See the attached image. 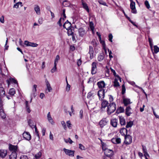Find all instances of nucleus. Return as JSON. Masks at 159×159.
<instances>
[{
	"mask_svg": "<svg viewBox=\"0 0 159 159\" xmlns=\"http://www.w3.org/2000/svg\"><path fill=\"white\" fill-rule=\"evenodd\" d=\"M116 105L113 102L107 106V111L108 115H110L113 113L116 110Z\"/></svg>",
	"mask_w": 159,
	"mask_h": 159,
	"instance_id": "f257e3e1",
	"label": "nucleus"
},
{
	"mask_svg": "<svg viewBox=\"0 0 159 159\" xmlns=\"http://www.w3.org/2000/svg\"><path fill=\"white\" fill-rule=\"evenodd\" d=\"M98 95L100 100H103L105 97V89H101L99 90L98 92Z\"/></svg>",
	"mask_w": 159,
	"mask_h": 159,
	"instance_id": "f03ea898",
	"label": "nucleus"
},
{
	"mask_svg": "<svg viewBox=\"0 0 159 159\" xmlns=\"http://www.w3.org/2000/svg\"><path fill=\"white\" fill-rule=\"evenodd\" d=\"M125 141L124 143L126 144H129L132 141V137L129 135H127L125 137Z\"/></svg>",
	"mask_w": 159,
	"mask_h": 159,
	"instance_id": "7ed1b4c3",
	"label": "nucleus"
},
{
	"mask_svg": "<svg viewBox=\"0 0 159 159\" xmlns=\"http://www.w3.org/2000/svg\"><path fill=\"white\" fill-rule=\"evenodd\" d=\"M104 154L106 156L109 158H110V157H112L114 154L113 151L112 150L108 149H106L105 151H104Z\"/></svg>",
	"mask_w": 159,
	"mask_h": 159,
	"instance_id": "20e7f679",
	"label": "nucleus"
},
{
	"mask_svg": "<svg viewBox=\"0 0 159 159\" xmlns=\"http://www.w3.org/2000/svg\"><path fill=\"white\" fill-rule=\"evenodd\" d=\"M63 150L66 155L72 157L74 156L75 151L70 150L67 149L65 148H64L63 149Z\"/></svg>",
	"mask_w": 159,
	"mask_h": 159,
	"instance_id": "39448f33",
	"label": "nucleus"
},
{
	"mask_svg": "<svg viewBox=\"0 0 159 159\" xmlns=\"http://www.w3.org/2000/svg\"><path fill=\"white\" fill-rule=\"evenodd\" d=\"M23 136L24 139L28 141L30 140L31 138V136L28 132H25L23 134Z\"/></svg>",
	"mask_w": 159,
	"mask_h": 159,
	"instance_id": "423d86ee",
	"label": "nucleus"
},
{
	"mask_svg": "<svg viewBox=\"0 0 159 159\" xmlns=\"http://www.w3.org/2000/svg\"><path fill=\"white\" fill-rule=\"evenodd\" d=\"M97 63L96 62H93L92 64L91 73L95 74L96 73Z\"/></svg>",
	"mask_w": 159,
	"mask_h": 159,
	"instance_id": "0eeeda50",
	"label": "nucleus"
},
{
	"mask_svg": "<svg viewBox=\"0 0 159 159\" xmlns=\"http://www.w3.org/2000/svg\"><path fill=\"white\" fill-rule=\"evenodd\" d=\"M25 44L27 46H31L33 47H36L38 46V44L36 43L30 42L27 40L25 41Z\"/></svg>",
	"mask_w": 159,
	"mask_h": 159,
	"instance_id": "6e6552de",
	"label": "nucleus"
},
{
	"mask_svg": "<svg viewBox=\"0 0 159 159\" xmlns=\"http://www.w3.org/2000/svg\"><path fill=\"white\" fill-rule=\"evenodd\" d=\"M9 146L10 151L12 152H16L18 149V147L17 146L13 145L11 144H9Z\"/></svg>",
	"mask_w": 159,
	"mask_h": 159,
	"instance_id": "1a4fd4ad",
	"label": "nucleus"
},
{
	"mask_svg": "<svg viewBox=\"0 0 159 159\" xmlns=\"http://www.w3.org/2000/svg\"><path fill=\"white\" fill-rule=\"evenodd\" d=\"M130 8L131 9V12L132 13L134 14L137 13V11L135 9V3L134 2H132L130 3Z\"/></svg>",
	"mask_w": 159,
	"mask_h": 159,
	"instance_id": "9d476101",
	"label": "nucleus"
},
{
	"mask_svg": "<svg viewBox=\"0 0 159 159\" xmlns=\"http://www.w3.org/2000/svg\"><path fill=\"white\" fill-rule=\"evenodd\" d=\"M118 120L116 118L113 119L111 120V124L114 127H116L117 125Z\"/></svg>",
	"mask_w": 159,
	"mask_h": 159,
	"instance_id": "9b49d317",
	"label": "nucleus"
},
{
	"mask_svg": "<svg viewBox=\"0 0 159 159\" xmlns=\"http://www.w3.org/2000/svg\"><path fill=\"white\" fill-rule=\"evenodd\" d=\"M107 121H106V119L105 118H103L100 121L99 123V124L100 127L101 128H102L104 125L107 124Z\"/></svg>",
	"mask_w": 159,
	"mask_h": 159,
	"instance_id": "f8f14e48",
	"label": "nucleus"
},
{
	"mask_svg": "<svg viewBox=\"0 0 159 159\" xmlns=\"http://www.w3.org/2000/svg\"><path fill=\"white\" fill-rule=\"evenodd\" d=\"M45 82L46 83L47 89L48 90V92H47V93H48V92H50L52 90V89L50 86V83L47 79L45 80Z\"/></svg>",
	"mask_w": 159,
	"mask_h": 159,
	"instance_id": "ddd939ff",
	"label": "nucleus"
},
{
	"mask_svg": "<svg viewBox=\"0 0 159 159\" xmlns=\"http://www.w3.org/2000/svg\"><path fill=\"white\" fill-rule=\"evenodd\" d=\"M93 52H94L93 47L91 46H89V53L90 54V58L91 59H92L93 58Z\"/></svg>",
	"mask_w": 159,
	"mask_h": 159,
	"instance_id": "4468645a",
	"label": "nucleus"
},
{
	"mask_svg": "<svg viewBox=\"0 0 159 159\" xmlns=\"http://www.w3.org/2000/svg\"><path fill=\"white\" fill-rule=\"evenodd\" d=\"M7 152L6 150H0V156L2 158H4L7 155Z\"/></svg>",
	"mask_w": 159,
	"mask_h": 159,
	"instance_id": "2eb2a0df",
	"label": "nucleus"
},
{
	"mask_svg": "<svg viewBox=\"0 0 159 159\" xmlns=\"http://www.w3.org/2000/svg\"><path fill=\"white\" fill-rule=\"evenodd\" d=\"M97 84L99 88H104L105 86V83L103 81L98 82Z\"/></svg>",
	"mask_w": 159,
	"mask_h": 159,
	"instance_id": "dca6fc26",
	"label": "nucleus"
},
{
	"mask_svg": "<svg viewBox=\"0 0 159 159\" xmlns=\"http://www.w3.org/2000/svg\"><path fill=\"white\" fill-rule=\"evenodd\" d=\"M79 34L80 36L82 37L85 34V31L83 28H80L78 30Z\"/></svg>",
	"mask_w": 159,
	"mask_h": 159,
	"instance_id": "f3484780",
	"label": "nucleus"
},
{
	"mask_svg": "<svg viewBox=\"0 0 159 159\" xmlns=\"http://www.w3.org/2000/svg\"><path fill=\"white\" fill-rule=\"evenodd\" d=\"M120 133L122 135L126 136L127 134V130L125 128H123L120 130Z\"/></svg>",
	"mask_w": 159,
	"mask_h": 159,
	"instance_id": "a211bd4d",
	"label": "nucleus"
},
{
	"mask_svg": "<svg viewBox=\"0 0 159 159\" xmlns=\"http://www.w3.org/2000/svg\"><path fill=\"white\" fill-rule=\"evenodd\" d=\"M17 153L16 152H12L11 154L9 156L10 159H16Z\"/></svg>",
	"mask_w": 159,
	"mask_h": 159,
	"instance_id": "6ab92c4d",
	"label": "nucleus"
},
{
	"mask_svg": "<svg viewBox=\"0 0 159 159\" xmlns=\"http://www.w3.org/2000/svg\"><path fill=\"white\" fill-rule=\"evenodd\" d=\"M0 115L2 119H5L6 118V115L2 108H1L0 109Z\"/></svg>",
	"mask_w": 159,
	"mask_h": 159,
	"instance_id": "aec40b11",
	"label": "nucleus"
},
{
	"mask_svg": "<svg viewBox=\"0 0 159 159\" xmlns=\"http://www.w3.org/2000/svg\"><path fill=\"white\" fill-rule=\"evenodd\" d=\"M102 101H103L101 103L102 108H105L108 106V102L105 100H103Z\"/></svg>",
	"mask_w": 159,
	"mask_h": 159,
	"instance_id": "412c9836",
	"label": "nucleus"
},
{
	"mask_svg": "<svg viewBox=\"0 0 159 159\" xmlns=\"http://www.w3.org/2000/svg\"><path fill=\"white\" fill-rule=\"evenodd\" d=\"M119 118L120 124L122 125H125L126 124L125 120L124 117L121 116L119 117Z\"/></svg>",
	"mask_w": 159,
	"mask_h": 159,
	"instance_id": "4be33fe9",
	"label": "nucleus"
},
{
	"mask_svg": "<svg viewBox=\"0 0 159 159\" xmlns=\"http://www.w3.org/2000/svg\"><path fill=\"white\" fill-rule=\"evenodd\" d=\"M131 108L129 106H128L126 107L125 109V114L127 116H129L132 113L130 112V110Z\"/></svg>",
	"mask_w": 159,
	"mask_h": 159,
	"instance_id": "5701e85b",
	"label": "nucleus"
},
{
	"mask_svg": "<svg viewBox=\"0 0 159 159\" xmlns=\"http://www.w3.org/2000/svg\"><path fill=\"white\" fill-rule=\"evenodd\" d=\"M5 94V92L4 91V88L0 86V96L1 97H4Z\"/></svg>",
	"mask_w": 159,
	"mask_h": 159,
	"instance_id": "b1692460",
	"label": "nucleus"
},
{
	"mask_svg": "<svg viewBox=\"0 0 159 159\" xmlns=\"http://www.w3.org/2000/svg\"><path fill=\"white\" fill-rule=\"evenodd\" d=\"M47 117L48 121L52 124H53L54 122L53 120L52 119L51 117L50 112H49L47 115Z\"/></svg>",
	"mask_w": 159,
	"mask_h": 159,
	"instance_id": "393cba45",
	"label": "nucleus"
},
{
	"mask_svg": "<svg viewBox=\"0 0 159 159\" xmlns=\"http://www.w3.org/2000/svg\"><path fill=\"white\" fill-rule=\"evenodd\" d=\"M7 83L9 85L10 83H14L15 84H17V81L14 79L10 78L9 80H7Z\"/></svg>",
	"mask_w": 159,
	"mask_h": 159,
	"instance_id": "a878e982",
	"label": "nucleus"
},
{
	"mask_svg": "<svg viewBox=\"0 0 159 159\" xmlns=\"http://www.w3.org/2000/svg\"><path fill=\"white\" fill-rule=\"evenodd\" d=\"M125 111V110L124 108L121 107H120L117 108L116 111V113L117 114L119 113L124 112Z\"/></svg>",
	"mask_w": 159,
	"mask_h": 159,
	"instance_id": "bb28decb",
	"label": "nucleus"
},
{
	"mask_svg": "<svg viewBox=\"0 0 159 159\" xmlns=\"http://www.w3.org/2000/svg\"><path fill=\"white\" fill-rule=\"evenodd\" d=\"M123 103L125 106H127L128 104L131 103L130 99L127 98H124L123 99Z\"/></svg>",
	"mask_w": 159,
	"mask_h": 159,
	"instance_id": "cd10ccee",
	"label": "nucleus"
},
{
	"mask_svg": "<svg viewBox=\"0 0 159 159\" xmlns=\"http://www.w3.org/2000/svg\"><path fill=\"white\" fill-rule=\"evenodd\" d=\"M34 10L36 13L38 15H40V7L38 5H35L34 8Z\"/></svg>",
	"mask_w": 159,
	"mask_h": 159,
	"instance_id": "c85d7f7f",
	"label": "nucleus"
},
{
	"mask_svg": "<svg viewBox=\"0 0 159 159\" xmlns=\"http://www.w3.org/2000/svg\"><path fill=\"white\" fill-rule=\"evenodd\" d=\"M82 5H83V7L88 12H89V9L87 4L86 3L82 2Z\"/></svg>",
	"mask_w": 159,
	"mask_h": 159,
	"instance_id": "c756f323",
	"label": "nucleus"
},
{
	"mask_svg": "<svg viewBox=\"0 0 159 159\" xmlns=\"http://www.w3.org/2000/svg\"><path fill=\"white\" fill-rule=\"evenodd\" d=\"M143 150V153H144V156H149V154H148L147 149L146 148V147L145 146L143 145H142Z\"/></svg>",
	"mask_w": 159,
	"mask_h": 159,
	"instance_id": "7c9ffc66",
	"label": "nucleus"
},
{
	"mask_svg": "<svg viewBox=\"0 0 159 159\" xmlns=\"http://www.w3.org/2000/svg\"><path fill=\"white\" fill-rule=\"evenodd\" d=\"M73 30L74 28L73 27H71L70 28L68 29V30H68L67 33L69 36L70 35H71L73 34V32L72 31V30Z\"/></svg>",
	"mask_w": 159,
	"mask_h": 159,
	"instance_id": "2f4dec72",
	"label": "nucleus"
},
{
	"mask_svg": "<svg viewBox=\"0 0 159 159\" xmlns=\"http://www.w3.org/2000/svg\"><path fill=\"white\" fill-rule=\"evenodd\" d=\"M15 90L14 88L10 89L9 92V94L11 96H13L15 93Z\"/></svg>",
	"mask_w": 159,
	"mask_h": 159,
	"instance_id": "473e14b6",
	"label": "nucleus"
},
{
	"mask_svg": "<svg viewBox=\"0 0 159 159\" xmlns=\"http://www.w3.org/2000/svg\"><path fill=\"white\" fill-rule=\"evenodd\" d=\"M62 4L64 7H69L70 5V3L67 0H65L63 2Z\"/></svg>",
	"mask_w": 159,
	"mask_h": 159,
	"instance_id": "72a5a7b5",
	"label": "nucleus"
},
{
	"mask_svg": "<svg viewBox=\"0 0 159 159\" xmlns=\"http://www.w3.org/2000/svg\"><path fill=\"white\" fill-rule=\"evenodd\" d=\"M104 55L103 53L101 54L98 57V60L99 61H102L104 58Z\"/></svg>",
	"mask_w": 159,
	"mask_h": 159,
	"instance_id": "f704fd0d",
	"label": "nucleus"
},
{
	"mask_svg": "<svg viewBox=\"0 0 159 159\" xmlns=\"http://www.w3.org/2000/svg\"><path fill=\"white\" fill-rule=\"evenodd\" d=\"M101 143L102 145V149L103 150L105 151L106 149H108L107 148V145L106 143L102 142V141H101Z\"/></svg>",
	"mask_w": 159,
	"mask_h": 159,
	"instance_id": "c9c22d12",
	"label": "nucleus"
},
{
	"mask_svg": "<svg viewBox=\"0 0 159 159\" xmlns=\"http://www.w3.org/2000/svg\"><path fill=\"white\" fill-rule=\"evenodd\" d=\"M114 86L115 87H117L119 86V82H118V80L115 78L114 82Z\"/></svg>",
	"mask_w": 159,
	"mask_h": 159,
	"instance_id": "e433bc0d",
	"label": "nucleus"
},
{
	"mask_svg": "<svg viewBox=\"0 0 159 159\" xmlns=\"http://www.w3.org/2000/svg\"><path fill=\"white\" fill-rule=\"evenodd\" d=\"M42 155V153L40 152H39L37 154H36L35 156L34 157L36 159H38Z\"/></svg>",
	"mask_w": 159,
	"mask_h": 159,
	"instance_id": "4c0bfd02",
	"label": "nucleus"
},
{
	"mask_svg": "<svg viewBox=\"0 0 159 159\" xmlns=\"http://www.w3.org/2000/svg\"><path fill=\"white\" fill-rule=\"evenodd\" d=\"M37 86L36 84H34L33 86V95L34 97H35L36 95H35V92H36L37 91L36 88Z\"/></svg>",
	"mask_w": 159,
	"mask_h": 159,
	"instance_id": "58836bf2",
	"label": "nucleus"
},
{
	"mask_svg": "<svg viewBox=\"0 0 159 159\" xmlns=\"http://www.w3.org/2000/svg\"><path fill=\"white\" fill-rule=\"evenodd\" d=\"M133 122L132 121H130L129 122H127L126 126V128H128L129 127H131L133 125Z\"/></svg>",
	"mask_w": 159,
	"mask_h": 159,
	"instance_id": "ea45409f",
	"label": "nucleus"
},
{
	"mask_svg": "<svg viewBox=\"0 0 159 159\" xmlns=\"http://www.w3.org/2000/svg\"><path fill=\"white\" fill-rule=\"evenodd\" d=\"M93 25V23L92 21H90V20H89V26L91 30L92 31L94 29Z\"/></svg>",
	"mask_w": 159,
	"mask_h": 159,
	"instance_id": "a19ab883",
	"label": "nucleus"
},
{
	"mask_svg": "<svg viewBox=\"0 0 159 159\" xmlns=\"http://www.w3.org/2000/svg\"><path fill=\"white\" fill-rule=\"evenodd\" d=\"M66 83H67V86H66V91H67V92H68L70 89V85L68 84V81H67V77H66Z\"/></svg>",
	"mask_w": 159,
	"mask_h": 159,
	"instance_id": "79ce46f5",
	"label": "nucleus"
},
{
	"mask_svg": "<svg viewBox=\"0 0 159 159\" xmlns=\"http://www.w3.org/2000/svg\"><path fill=\"white\" fill-rule=\"evenodd\" d=\"M154 53H157L159 52V48L156 45L154 46Z\"/></svg>",
	"mask_w": 159,
	"mask_h": 159,
	"instance_id": "37998d69",
	"label": "nucleus"
},
{
	"mask_svg": "<svg viewBox=\"0 0 159 159\" xmlns=\"http://www.w3.org/2000/svg\"><path fill=\"white\" fill-rule=\"evenodd\" d=\"M144 4L148 9H149L150 7L149 2L147 0L145 1Z\"/></svg>",
	"mask_w": 159,
	"mask_h": 159,
	"instance_id": "c03bdc74",
	"label": "nucleus"
},
{
	"mask_svg": "<svg viewBox=\"0 0 159 159\" xmlns=\"http://www.w3.org/2000/svg\"><path fill=\"white\" fill-rule=\"evenodd\" d=\"M122 90L121 93L122 94H124L125 92V86L124 84H123L122 86Z\"/></svg>",
	"mask_w": 159,
	"mask_h": 159,
	"instance_id": "a18cd8bd",
	"label": "nucleus"
},
{
	"mask_svg": "<svg viewBox=\"0 0 159 159\" xmlns=\"http://www.w3.org/2000/svg\"><path fill=\"white\" fill-rule=\"evenodd\" d=\"M35 131L37 136L38 137V139H39V134L38 131L37 130V128L36 125L34 126Z\"/></svg>",
	"mask_w": 159,
	"mask_h": 159,
	"instance_id": "49530a36",
	"label": "nucleus"
},
{
	"mask_svg": "<svg viewBox=\"0 0 159 159\" xmlns=\"http://www.w3.org/2000/svg\"><path fill=\"white\" fill-rule=\"evenodd\" d=\"M61 124L62 125L64 129L66 130V123L64 121H62L61 122Z\"/></svg>",
	"mask_w": 159,
	"mask_h": 159,
	"instance_id": "de8ad7c7",
	"label": "nucleus"
},
{
	"mask_svg": "<svg viewBox=\"0 0 159 159\" xmlns=\"http://www.w3.org/2000/svg\"><path fill=\"white\" fill-rule=\"evenodd\" d=\"M66 28H64L66 29V30H68L71 27H72L71 26V23H69L68 24H66V25H65Z\"/></svg>",
	"mask_w": 159,
	"mask_h": 159,
	"instance_id": "09e8293b",
	"label": "nucleus"
},
{
	"mask_svg": "<svg viewBox=\"0 0 159 159\" xmlns=\"http://www.w3.org/2000/svg\"><path fill=\"white\" fill-rule=\"evenodd\" d=\"M109 40L111 42H112V39L113 38V36L111 34H109L108 35Z\"/></svg>",
	"mask_w": 159,
	"mask_h": 159,
	"instance_id": "8fccbe9b",
	"label": "nucleus"
},
{
	"mask_svg": "<svg viewBox=\"0 0 159 159\" xmlns=\"http://www.w3.org/2000/svg\"><path fill=\"white\" fill-rule=\"evenodd\" d=\"M148 42H149L150 46L151 48H152V47L153 45L152 43V39H151L150 38H148Z\"/></svg>",
	"mask_w": 159,
	"mask_h": 159,
	"instance_id": "3c124183",
	"label": "nucleus"
},
{
	"mask_svg": "<svg viewBox=\"0 0 159 159\" xmlns=\"http://www.w3.org/2000/svg\"><path fill=\"white\" fill-rule=\"evenodd\" d=\"M62 12H63V16L64 17V18H63L62 19L64 21L66 17V14H65V9H63Z\"/></svg>",
	"mask_w": 159,
	"mask_h": 159,
	"instance_id": "603ef678",
	"label": "nucleus"
},
{
	"mask_svg": "<svg viewBox=\"0 0 159 159\" xmlns=\"http://www.w3.org/2000/svg\"><path fill=\"white\" fill-rule=\"evenodd\" d=\"M79 148L81 150H84V146L81 143L79 144Z\"/></svg>",
	"mask_w": 159,
	"mask_h": 159,
	"instance_id": "864d4df0",
	"label": "nucleus"
},
{
	"mask_svg": "<svg viewBox=\"0 0 159 159\" xmlns=\"http://www.w3.org/2000/svg\"><path fill=\"white\" fill-rule=\"evenodd\" d=\"M98 2L101 4L103 5L104 6H107L106 3L105 2H103L102 0L99 1Z\"/></svg>",
	"mask_w": 159,
	"mask_h": 159,
	"instance_id": "5fc2aeb1",
	"label": "nucleus"
},
{
	"mask_svg": "<svg viewBox=\"0 0 159 159\" xmlns=\"http://www.w3.org/2000/svg\"><path fill=\"white\" fill-rule=\"evenodd\" d=\"M116 144H119L120 143L121 139L120 138H115Z\"/></svg>",
	"mask_w": 159,
	"mask_h": 159,
	"instance_id": "6e6d98bb",
	"label": "nucleus"
},
{
	"mask_svg": "<svg viewBox=\"0 0 159 159\" xmlns=\"http://www.w3.org/2000/svg\"><path fill=\"white\" fill-rule=\"evenodd\" d=\"M57 70V67L54 66L53 68H52L51 70V72L52 73H53L55 71Z\"/></svg>",
	"mask_w": 159,
	"mask_h": 159,
	"instance_id": "4d7b16f0",
	"label": "nucleus"
},
{
	"mask_svg": "<svg viewBox=\"0 0 159 159\" xmlns=\"http://www.w3.org/2000/svg\"><path fill=\"white\" fill-rule=\"evenodd\" d=\"M67 127L69 128L70 127L71 124L70 123V121L69 120L67 121L66 122Z\"/></svg>",
	"mask_w": 159,
	"mask_h": 159,
	"instance_id": "13d9d810",
	"label": "nucleus"
},
{
	"mask_svg": "<svg viewBox=\"0 0 159 159\" xmlns=\"http://www.w3.org/2000/svg\"><path fill=\"white\" fill-rule=\"evenodd\" d=\"M93 93H92L91 92H89L88 93L87 98H90L92 95H93Z\"/></svg>",
	"mask_w": 159,
	"mask_h": 159,
	"instance_id": "bf43d9fd",
	"label": "nucleus"
},
{
	"mask_svg": "<svg viewBox=\"0 0 159 159\" xmlns=\"http://www.w3.org/2000/svg\"><path fill=\"white\" fill-rule=\"evenodd\" d=\"M20 159H28V158L26 156L23 155L21 156Z\"/></svg>",
	"mask_w": 159,
	"mask_h": 159,
	"instance_id": "052dcab7",
	"label": "nucleus"
},
{
	"mask_svg": "<svg viewBox=\"0 0 159 159\" xmlns=\"http://www.w3.org/2000/svg\"><path fill=\"white\" fill-rule=\"evenodd\" d=\"M83 110H81L80 111V116L81 119H82L83 118Z\"/></svg>",
	"mask_w": 159,
	"mask_h": 159,
	"instance_id": "680f3d73",
	"label": "nucleus"
},
{
	"mask_svg": "<svg viewBox=\"0 0 159 159\" xmlns=\"http://www.w3.org/2000/svg\"><path fill=\"white\" fill-rule=\"evenodd\" d=\"M111 72L113 73L114 76L115 77H116L117 75H116V73L115 70L112 69L111 68Z\"/></svg>",
	"mask_w": 159,
	"mask_h": 159,
	"instance_id": "e2e57ef3",
	"label": "nucleus"
},
{
	"mask_svg": "<svg viewBox=\"0 0 159 159\" xmlns=\"http://www.w3.org/2000/svg\"><path fill=\"white\" fill-rule=\"evenodd\" d=\"M109 96L110 97L109 98V102H111L113 101V97L111 95H109Z\"/></svg>",
	"mask_w": 159,
	"mask_h": 159,
	"instance_id": "0e129e2a",
	"label": "nucleus"
},
{
	"mask_svg": "<svg viewBox=\"0 0 159 159\" xmlns=\"http://www.w3.org/2000/svg\"><path fill=\"white\" fill-rule=\"evenodd\" d=\"M61 18L59 20V21L57 22V24H58L60 27H61L62 25V24L61 23Z\"/></svg>",
	"mask_w": 159,
	"mask_h": 159,
	"instance_id": "69168bd1",
	"label": "nucleus"
},
{
	"mask_svg": "<svg viewBox=\"0 0 159 159\" xmlns=\"http://www.w3.org/2000/svg\"><path fill=\"white\" fill-rule=\"evenodd\" d=\"M19 3H18V2H17V3L15 4L13 6V7L16 8H18L19 7Z\"/></svg>",
	"mask_w": 159,
	"mask_h": 159,
	"instance_id": "338daca9",
	"label": "nucleus"
},
{
	"mask_svg": "<svg viewBox=\"0 0 159 159\" xmlns=\"http://www.w3.org/2000/svg\"><path fill=\"white\" fill-rule=\"evenodd\" d=\"M0 21L1 23H4V20L3 16H2V17L0 18Z\"/></svg>",
	"mask_w": 159,
	"mask_h": 159,
	"instance_id": "774afa93",
	"label": "nucleus"
}]
</instances>
